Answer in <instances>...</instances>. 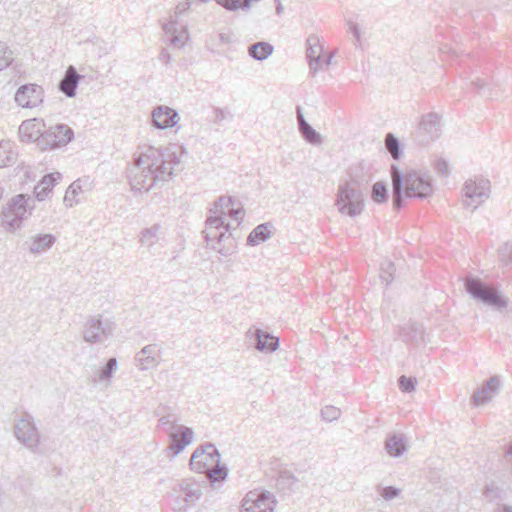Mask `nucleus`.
<instances>
[{"label":"nucleus","mask_w":512,"mask_h":512,"mask_svg":"<svg viewBox=\"0 0 512 512\" xmlns=\"http://www.w3.org/2000/svg\"><path fill=\"white\" fill-rule=\"evenodd\" d=\"M16 158L14 144L9 140L0 141V168L14 164Z\"/></svg>","instance_id":"32"},{"label":"nucleus","mask_w":512,"mask_h":512,"mask_svg":"<svg viewBox=\"0 0 512 512\" xmlns=\"http://www.w3.org/2000/svg\"><path fill=\"white\" fill-rule=\"evenodd\" d=\"M169 445L167 450L171 452L172 456L180 454L186 446L193 441V430L189 427H178V431L167 433Z\"/></svg>","instance_id":"17"},{"label":"nucleus","mask_w":512,"mask_h":512,"mask_svg":"<svg viewBox=\"0 0 512 512\" xmlns=\"http://www.w3.org/2000/svg\"><path fill=\"white\" fill-rule=\"evenodd\" d=\"M385 450L391 457H400L406 450V440L403 434H393L385 441Z\"/></svg>","instance_id":"28"},{"label":"nucleus","mask_w":512,"mask_h":512,"mask_svg":"<svg viewBox=\"0 0 512 512\" xmlns=\"http://www.w3.org/2000/svg\"><path fill=\"white\" fill-rule=\"evenodd\" d=\"M178 121V113L170 107L158 106L152 112V123L157 129L173 127Z\"/></svg>","instance_id":"19"},{"label":"nucleus","mask_w":512,"mask_h":512,"mask_svg":"<svg viewBox=\"0 0 512 512\" xmlns=\"http://www.w3.org/2000/svg\"><path fill=\"white\" fill-rule=\"evenodd\" d=\"M188 39V32L185 26H181V31L170 37V43L178 48L184 47L186 40Z\"/></svg>","instance_id":"45"},{"label":"nucleus","mask_w":512,"mask_h":512,"mask_svg":"<svg viewBox=\"0 0 512 512\" xmlns=\"http://www.w3.org/2000/svg\"><path fill=\"white\" fill-rule=\"evenodd\" d=\"M500 379L498 376H492L472 395L474 405L480 406L489 402L500 388Z\"/></svg>","instance_id":"18"},{"label":"nucleus","mask_w":512,"mask_h":512,"mask_svg":"<svg viewBox=\"0 0 512 512\" xmlns=\"http://www.w3.org/2000/svg\"><path fill=\"white\" fill-rule=\"evenodd\" d=\"M221 456L212 443H204L197 447L191 455L190 469L196 473H206L212 466L220 462Z\"/></svg>","instance_id":"11"},{"label":"nucleus","mask_w":512,"mask_h":512,"mask_svg":"<svg viewBox=\"0 0 512 512\" xmlns=\"http://www.w3.org/2000/svg\"><path fill=\"white\" fill-rule=\"evenodd\" d=\"M61 177L60 173H51L45 175L42 180L35 186L34 194L37 200L43 201L52 191L53 187Z\"/></svg>","instance_id":"26"},{"label":"nucleus","mask_w":512,"mask_h":512,"mask_svg":"<svg viewBox=\"0 0 512 512\" xmlns=\"http://www.w3.org/2000/svg\"><path fill=\"white\" fill-rule=\"evenodd\" d=\"M74 137L73 130L65 124H57L41 133L37 139V146L45 151L67 145Z\"/></svg>","instance_id":"9"},{"label":"nucleus","mask_w":512,"mask_h":512,"mask_svg":"<svg viewBox=\"0 0 512 512\" xmlns=\"http://www.w3.org/2000/svg\"><path fill=\"white\" fill-rule=\"evenodd\" d=\"M482 495L487 501L498 504L505 499V490L496 481H490L485 484Z\"/></svg>","instance_id":"31"},{"label":"nucleus","mask_w":512,"mask_h":512,"mask_svg":"<svg viewBox=\"0 0 512 512\" xmlns=\"http://www.w3.org/2000/svg\"><path fill=\"white\" fill-rule=\"evenodd\" d=\"M44 97L43 88L37 84H26L18 88L15 101L23 108H33L42 103Z\"/></svg>","instance_id":"15"},{"label":"nucleus","mask_w":512,"mask_h":512,"mask_svg":"<svg viewBox=\"0 0 512 512\" xmlns=\"http://www.w3.org/2000/svg\"><path fill=\"white\" fill-rule=\"evenodd\" d=\"M498 257L504 265L512 264V241L506 242L499 248Z\"/></svg>","instance_id":"44"},{"label":"nucleus","mask_w":512,"mask_h":512,"mask_svg":"<svg viewBox=\"0 0 512 512\" xmlns=\"http://www.w3.org/2000/svg\"><path fill=\"white\" fill-rule=\"evenodd\" d=\"M261 0H240V9L245 11V12H248L251 8V5L253 3H257V2H260Z\"/></svg>","instance_id":"56"},{"label":"nucleus","mask_w":512,"mask_h":512,"mask_svg":"<svg viewBox=\"0 0 512 512\" xmlns=\"http://www.w3.org/2000/svg\"><path fill=\"white\" fill-rule=\"evenodd\" d=\"M276 4V14L281 15L283 13L284 7L280 0H274Z\"/></svg>","instance_id":"58"},{"label":"nucleus","mask_w":512,"mask_h":512,"mask_svg":"<svg viewBox=\"0 0 512 512\" xmlns=\"http://www.w3.org/2000/svg\"><path fill=\"white\" fill-rule=\"evenodd\" d=\"M159 60L166 66L171 64L172 56L166 48H162L159 54Z\"/></svg>","instance_id":"53"},{"label":"nucleus","mask_w":512,"mask_h":512,"mask_svg":"<svg viewBox=\"0 0 512 512\" xmlns=\"http://www.w3.org/2000/svg\"><path fill=\"white\" fill-rule=\"evenodd\" d=\"M394 273H395V266L391 261H384L381 264L380 278H381V281L385 283V285H388L393 281Z\"/></svg>","instance_id":"41"},{"label":"nucleus","mask_w":512,"mask_h":512,"mask_svg":"<svg viewBox=\"0 0 512 512\" xmlns=\"http://www.w3.org/2000/svg\"><path fill=\"white\" fill-rule=\"evenodd\" d=\"M213 113H214V122H216V123L223 121L228 114L225 110L218 108V107L214 108Z\"/></svg>","instance_id":"54"},{"label":"nucleus","mask_w":512,"mask_h":512,"mask_svg":"<svg viewBox=\"0 0 512 512\" xmlns=\"http://www.w3.org/2000/svg\"><path fill=\"white\" fill-rule=\"evenodd\" d=\"M218 45L227 46L235 42L234 33L231 30L220 32L217 35Z\"/></svg>","instance_id":"48"},{"label":"nucleus","mask_w":512,"mask_h":512,"mask_svg":"<svg viewBox=\"0 0 512 512\" xmlns=\"http://www.w3.org/2000/svg\"><path fill=\"white\" fill-rule=\"evenodd\" d=\"M434 169L439 175L448 176V163L444 159H437L434 162Z\"/></svg>","instance_id":"52"},{"label":"nucleus","mask_w":512,"mask_h":512,"mask_svg":"<svg viewBox=\"0 0 512 512\" xmlns=\"http://www.w3.org/2000/svg\"><path fill=\"white\" fill-rule=\"evenodd\" d=\"M113 329L111 321L102 320L101 315L92 316L84 324L83 339L89 344L103 343L112 335Z\"/></svg>","instance_id":"13"},{"label":"nucleus","mask_w":512,"mask_h":512,"mask_svg":"<svg viewBox=\"0 0 512 512\" xmlns=\"http://www.w3.org/2000/svg\"><path fill=\"white\" fill-rule=\"evenodd\" d=\"M385 147L393 159L398 160L400 158L402 154L400 142L392 133H388L386 135Z\"/></svg>","instance_id":"38"},{"label":"nucleus","mask_w":512,"mask_h":512,"mask_svg":"<svg viewBox=\"0 0 512 512\" xmlns=\"http://www.w3.org/2000/svg\"><path fill=\"white\" fill-rule=\"evenodd\" d=\"M462 192L464 207L474 211L489 198L490 182L484 178L469 179L465 182Z\"/></svg>","instance_id":"10"},{"label":"nucleus","mask_w":512,"mask_h":512,"mask_svg":"<svg viewBox=\"0 0 512 512\" xmlns=\"http://www.w3.org/2000/svg\"><path fill=\"white\" fill-rule=\"evenodd\" d=\"M38 133L39 130L36 129V124L32 121H24L19 126V134L24 140L36 142V139L39 136Z\"/></svg>","instance_id":"36"},{"label":"nucleus","mask_w":512,"mask_h":512,"mask_svg":"<svg viewBox=\"0 0 512 512\" xmlns=\"http://www.w3.org/2000/svg\"><path fill=\"white\" fill-rule=\"evenodd\" d=\"M419 129L427 134L430 139H437L441 131L440 116L434 112L423 115L419 123Z\"/></svg>","instance_id":"23"},{"label":"nucleus","mask_w":512,"mask_h":512,"mask_svg":"<svg viewBox=\"0 0 512 512\" xmlns=\"http://www.w3.org/2000/svg\"><path fill=\"white\" fill-rule=\"evenodd\" d=\"M162 227L160 224H154L151 227L144 228L139 233V243L146 248L153 247L162 238Z\"/></svg>","instance_id":"25"},{"label":"nucleus","mask_w":512,"mask_h":512,"mask_svg":"<svg viewBox=\"0 0 512 512\" xmlns=\"http://www.w3.org/2000/svg\"><path fill=\"white\" fill-rule=\"evenodd\" d=\"M234 203L233 197L220 196L210 209L214 216L207 218L203 231L207 246L225 258L236 253L237 242L229 232L230 225L225 223L223 216L228 215L236 221H241L245 215L243 208H234Z\"/></svg>","instance_id":"2"},{"label":"nucleus","mask_w":512,"mask_h":512,"mask_svg":"<svg viewBox=\"0 0 512 512\" xmlns=\"http://www.w3.org/2000/svg\"><path fill=\"white\" fill-rule=\"evenodd\" d=\"M298 130L303 139L309 144L318 146L322 144V136L304 118L301 106L296 107Z\"/></svg>","instance_id":"20"},{"label":"nucleus","mask_w":512,"mask_h":512,"mask_svg":"<svg viewBox=\"0 0 512 512\" xmlns=\"http://www.w3.org/2000/svg\"><path fill=\"white\" fill-rule=\"evenodd\" d=\"M486 84H487L486 81L482 80V79H477V80L473 81V85L479 92L486 86Z\"/></svg>","instance_id":"57"},{"label":"nucleus","mask_w":512,"mask_h":512,"mask_svg":"<svg viewBox=\"0 0 512 512\" xmlns=\"http://www.w3.org/2000/svg\"><path fill=\"white\" fill-rule=\"evenodd\" d=\"M154 414L158 417L157 429L165 434L175 430L178 431V427H185L179 424L180 416L169 406H158Z\"/></svg>","instance_id":"16"},{"label":"nucleus","mask_w":512,"mask_h":512,"mask_svg":"<svg viewBox=\"0 0 512 512\" xmlns=\"http://www.w3.org/2000/svg\"><path fill=\"white\" fill-rule=\"evenodd\" d=\"M187 9H189V3H185L183 5H178L176 7V12L175 13L176 14L177 13H182V12L186 11Z\"/></svg>","instance_id":"59"},{"label":"nucleus","mask_w":512,"mask_h":512,"mask_svg":"<svg viewBox=\"0 0 512 512\" xmlns=\"http://www.w3.org/2000/svg\"><path fill=\"white\" fill-rule=\"evenodd\" d=\"M347 24L349 27V31L353 34L355 38V46L359 47L361 45V32L358 24L351 20H349Z\"/></svg>","instance_id":"51"},{"label":"nucleus","mask_w":512,"mask_h":512,"mask_svg":"<svg viewBox=\"0 0 512 512\" xmlns=\"http://www.w3.org/2000/svg\"><path fill=\"white\" fill-rule=\"evenodd\" d=\"M336 206L341 214L358 216L364 209V195L356 181L346 182L338 188Z\"/></svg>","instance_id":"6"},{"label":"nucleus","mask_w":512,"mask_h":512,"mask_svg":"<svg viewBox=\"0 0 512 512\" xmlns=\"http://www.w3.org/2000/svg\"><path fill=\"white\" fill-rule=\"evenodd\" d=\"M205 474H207V478L210 482H220L226 479L228 469L225 465H221V462H218V464L212 466Z\"/></svg>","instance_id":"37"},{"label":"nucleus","mask_w":512,"mask_h":512,"mask_svg":"<svg viewBox=\"0 0 512 512\" xmlns=\"http://www.w3.org/2000/svg\"><path fill=\"white\" fill-rule=\"evenodd\" d=\"M35 199L25 194H18L10 199L2 210V224L8 231L20 228L23 220L31 215Z\"/></svg>","instance_id":"4"},{"label":"nucleus","mask_w":512,"mask_h":512,"mask_svg":"<svg viewBox=\"0 0 512 512\" xmlns=\"http://www.w3.org/2000/svg\"><path fill=\"white\" fill-rule=\"evenodd\" d=\"M498 512H512V506H503Z\"/></svg>","instance_id":"60"},{"label":"nucleus","mask_w":512,"mask_h":512,"mask_svg":"<svg viewBox=\"0 0 512 512\" xmlns=\"http://www.w3.org/2000/svg\"><path fill=\"white\" fill-rule=\"evenodd\" d=\"M306 59L309 65V73L315 76L316 73L327 68L334 57L333 53L323 55V46L316 35H310L306 40Z\"/></svg>","instance_id":"12"},{"label":"nucleus","mask_w":512,"mask_h":512,"mask_svg":"<svg viewBox=\"0 0 512 512\" xmlns=\"http://www.w3.org/2000/svg\"><path fill=\"white\" fill-rule=\"evenodd\" d=\"M83 193L81 180L78 179L74 181L66 190L64 196V203L68 207H72L75 204L79 203L78 196Z\"/></svg>","instance_id":"35"},{"label":"nucleus","mask_w":512,"mask_h":512,"mask_svg":"<svg viewBox=\"0 0 512 512\" xmlns=\"http://www.w3.org/2000/svg\"><path fill=\"white\" fill-rule=\"evenodd\" d=\"M185 153L184 147L177 144L161 148H141L133 163L127 168L131 189L147 192L158 182L168 181L181 169V159Z\"/></svg>","instance_id":"1"},{"label":"nucleus","mask_w":512,"mask_h":512,"mask_svg":"<svg viewBox=\"0 0 512 512\" xmlns=\"http://www.w3.org/2000/svg\"><path fill=\"white\" fill-rule=\"evenodd\" d=\"M156 354V345L149 344L144 346L135 357L137 362V366L140 370H148L150 368L156 367L158 362L155 357Z\"/></svg>","instance_id":"24"},{"label":"nucleus","mask_w":512,"mask_h":512,"mask_svg":"<svg viewBox=\"0 0 512 512\" xmlns=\"http://www.w3.org/2000/svg\"><path fill=\"white\" fill-rule=\"evenodd\" d=\"M297 478L290 471H281L277 478V485L282 488H291L297 483Z\"/></svg>","instance_id":"43"},{"label":"nucleus","mask_w":512,"mask_h":512,"mask_svg":"<svg viewBox=\"0 0 512 512\" xmlns=\"http://www.w3.org/2000/svg\"><path fill=\"white\" fill-rule=\"evenodd\" d=\"M342 412L341 409L333 405H327L320 411L322 420L325 422H333L340 418Z\"/></svg>","instance_id":"40"},{"label":"nucleus","mask_w":512,"mask_h":512,"mask_svg":"<svg viewBox=\"0 0 512 512\" xmlns=\"http://www.w3.org/2000/svg\"><path fill=\"white\" fill-rule=\"evenodd\" d=\"M56 243V237L52 234H37L31 236L26 244L31 254L38 255L48 251Z\"/></svg>","instance_id":"21"},{"label":"nucleus","mask_w":512,"mask_h":512,"mask_svg":"<svg viewBox=\"0 0 512 512\" xmlns=\"http://www.w3.org/2000/svg\"><path fill=\"white\" fill-rule=\"evenodd\" d=\"M255 338H256V349L259 351H269L274 352L279 347V339L273 337L268 332H263L261 329L255 330Z\"/></svg>","instance_id":"29"},{"label":"nucleus","mask_w":512,"mask_h":512,"mask_svg":"<svg viewBox=\"0 0 512 512\" xmlns=\"http://www.w3.org/2000/svg\"><path fill=\"white\" fill-rule=\"evenodd\" d=\"M118 362L117 359L110 358L106 365L99 371V373L93 378L94 383H105L107 386L111 382L113 373L117 370Z\"/></svg>","instance_id":"34"},{"label":"nucleus","mask_w":512,"mask_h":512,"mask_svg":"<svg viewBox=\"0 0 512 512\" xmlns=\"http://www.w3.org/2000/svg\"><path fill=\"white\" fill-rule=\"evenodd\" d=\"M163 30L167 35L173 36L180 33L181 26H179L176 19H171L163 25Z\"/></svg>","instance_id":"50"},{"label":"nucleus","mask_w":512,"mask_h":512,"mask_svg":"<svg viewBox=\"0 0 512 512\" xmlns=\"http://www.w3.org/2000/svg\"><path fill=\"white\" fill-rule=\"evenodd\" d=\"M424 330L422 325L417 323H408L400 328L399 336L410 344H417L423 340Z\"/></svg>","instance_id":"27"},{"label":"nucleus","mask_w":512,"mask_h":512,"mask_svg":"<svg viewBox=\"0 0 512 512\" xmlns=\"http://www.w3.org/2000/svg\"><path fill=\"white\" fill-rule=\"evenodd\" d=\"M275 506L271 493L249 491L241 502L240 512H274Z\"/></svg>","instance_id":"14"},{"label":"nucleus","mask_w":512,"mask_h":512,"mask_svg":"<svg viewBox=\"0 0 512 512\" xmlns=\"http://www.w3.org/2000/svg\"><path fill=\"white\" fill-rule=\"evenodd\" d=\"M215 2L225 10L234 12L240 9V0H215Z\"/></svg>","instance_id":"49"},{"label":"nucleus","mask_w":512,"mask_h":512,"mask_svg":"<svg viewBox=\"0 0 512 512\" xmlns=\"http://www.w3.org/2000/svg\"><path fill=\"white\" fill-rule=\"evenodd\" d=\"M13 434L17 441L32 453H37L41 444V433L36 426L34 417L24 411L14 420Z\"/></svg>","instance_id":"7"},{"label":"nucleus","mask_w":512,"mask_h":512,"mask_svg":"<svg viewBox=\"0 0 512 512\" xmlns=\"http://www.w3.org/2000/svg\"><path fill=\"white\" fill-rule=\"evenodd\" d=\"M398 383H399V388L403 392H412L415 390L416 381L412 378L402 375L398 379Z\"/></svg>","instance_id":"47"},{"label":"nucleus","mask_w":512,"mask_h":512,"mask_svg":"<svg viewBox=\"0 0 512 512\" xmlns=\"http://www.w3.org/2000/svg\"><path fill=\"white\" fill-rule=\"evenodd\" d=\"M202 496V489L199 483L190 479L182 480L172 489L167 496L169 506L173 511L186 512Z\"/></svg>","instance_id":"5"},{"label":"nucleus","mask_w":512,"mask_h":512,"mask_svg":"<svg viewBox=\"0 0 512 512\" xmlns=\"http://www.w3.org/2000/svg\"><path fill=\"white\" fill-rule=\"evenodd\" d=\"M465 289L474 299L496 309L508 306V299L503 297L497 289L486 285L482 280L473 276L465 278Z\"/></svg>","instance_id":"8"},{"label":"nucleus","mask_w":512,"mask_h":512,"mask_svg":"<svg viewBox=\"0 0 512 512\" xmlns=\"http://www.w3.org/2000/svg\"><path fill=\"white\" fill-rule=\"evenodd\" d=\"M80 80V75L74 66H69L64 77L59 83V90L67 97L72 98L76 95V89Z\"/></svg>","instance_id":"22"},{"label":"nucleus","mask_w":512,"mask_h":512,"mask_svg":"<svg viewBox=\"0 0 512 512\" xmlns=\"http://www.w3.org/2000/svg\"><path fill=\"white\" fill-rule=\"evenodd\" d=\"M271 227L270 223H262L256 226L247 237V245L256 246L268 240L272 235Z\"/></svg>","instance_id":"30"},{"label":"nucleus","mask_w":512,"mask_h":512,"mask_svg":"<svg viewBox=\"0 0 512 512\" xmlns=\"http://www.w3.org/2000/svg\"><path fill=\"white\" fill-rule=\"evenodd\" d=\"M504 458H505L506 463L509 465L510 471L512 474V441L510 442V444L508 445V447L504 453Z\"/></svg>","instance_id":"55"},{"label":"nucleus","mask_w":512,"mask_h":512,"mask_svg":"<svg viewBox=\"0 0 512 512\" xmlns=\"http://www.w3.org/2000/svg\"><path fill=\"white\" fill-rule=\"evenodd\" d=\"M273 46L268 42H257L248 47V54L255 60L263 61L273 53Z\"/></svg>","instance_id":"33"},{"label":"nucleus","mask_w":512,"mask_h":512,"mask_svg":"<svg viewBox=\"0 0 512 512\" xmlns=\"http://www.w3.org/2000/svg\"><path fill=\"white\" fill-rule=\"evenodd\" d=\"M392 203L395 210L403 207V195L407 198H427L432 194L431 178L416 170L403 174L396 165H391Z\"/></svg>","instance_id":"3"},{"label":"nucleus","mask_w":512,"mask_h":512,"mask_svg":"<svg viewBox=\"0 0 512 512\" xmlns=\"http://www.w3.org/2000/svg\"><path fill=\"white\" fill-rule=\"evenodd\" d=\"M400 493H401V490L394 486L383 487L380 490L381 497L386 501H390V500L398 497L400 495Z\"/></svg>","instance_id":"46"},{"label":"nucleus","mask_w":512,"mask_h":512,"mask_svg":"<svg viewBox=\"0 0 512 512\" xmlns=\"http://www.w3.org/2000/svg\"><path fill=\"white\" fill-rule=\"evenodd\" d=\"M371 198L375 203H384L388 199L386 185L382 182H376L372 186Z\"/></svg>","instance_id":"39"},{"label":"nucleus","mask_w":512,"mask_h":512,"mask_svg":"<svg viewBox=\"0 0 512 512\" xmlns=\"http://www.w3.org/2000/svg\"><path fill=\"white\" fill-rule=\"evenodd\" d=\"M13 62V52L3 42H0V71L7 68Z\"/></svg>","instance_id":"42"}]
</instances>
